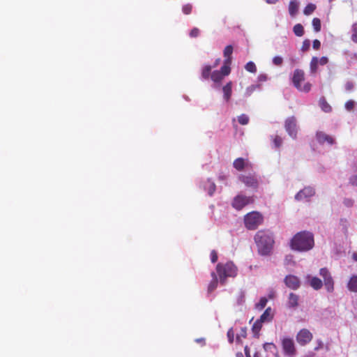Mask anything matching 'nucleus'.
<instances>
[{
    "label": "nucleus",
    "instance_id": "1",
    "mask_svg": "<svg viewBox=\"0 0 357 357\" xmlns=\"http://www.w3.org/2000/svg\"><path fill=\"white\" fill-rule=\"evenodd\" d=\"M314 245V235L307 231L298 232L291 241V248L301 252L309 251L312 249Z\"/></svg>",
    "mask_w": 357,
    "mask_h": 357
},
{
    "label": "nucleus",
    "instance_id": "2",
    "mask_svg": "<svg viewBox=\"0 0 357 357\" xmlns=\"http://www.w3.org/2000/svg\"><path fill=\"white\" fill-rule=\"evenodd\" d=\"M258 252L263 256L269 255L273 250L274 239L269 231L259 230L255 236Z\"/></svg>",
    "mask_w": 357,
    "mask_h": 357
},
{
    "label": "nucleus",
    "instance_id": "3",
    "mask_svg": "<svg viewBox=\"0 0 357 357\" xmlns=\"http://www.w3.org/2000/svg\"><path fill=\"white\" fill-rule=\"evenodd\" d=\"M216 271L219 276L220 283L224 284L227 278H234L236 276L238 268L232 261H227L225 264H218L216 266Z\"/></svg>",
    "mask_w": 357,
    "mask_h": 357
},
{
    "label": "nucleus",
    "instance_id": "4",
    "mask_svg": "<svg viewBox=\"0 0 357 357\" xmlns=\"http://www.w3.org/2000/svg\"><path fill=\"white\" fill-rule=\"evenodd\" d=\"M305 79V73L303 70L296 69L292 77V82L294 86L300 91L307 93L311 89V84L306 82L303 86L301 82Z\"/></svg>",
    "mask_w": 357,
    "mask_h": 357
},
{
    "label": "nucleus",
    "instance_id": "5",
    "mask_svg": "<svg viewBox=\"0 0 357 357\" xmlns=\"http://www.w3.org/2000/svg\"><path fill=\"white\" fill-rule=\"evenodd\" d=\"M263 222V216L256 211L250 212L244 217L245 227L250 230L256 229Z\"/></svg>",
    "mask_w": 357,
    "mask_h": 357
},
{
    "label": "nucleus",
    "instance_id": "6",
    "mask_svg": "<svg viewBox=\"0 0 357 357\" xmlns=\"http://www.w3.org/2000/svg\"><path fill=\"white\" fill-rule=\"evenodd\" d=\"M254 199L252 197L238 195L234 198L231 205L235 209L240 211L245 206L252 203Z\"/></svg>",
    "mask_w": 357,
    "mask_h": 357
},
{
    "label": "nucleus",
    "instance_id": "7",
    "mask_svg": "<svg viewBox=\"0 0 357 357\" xmlns=\"http://www.w3.org/2000/svg\"><path fill=\"white\" fill-rule=\"evenodd\" d=\"M238 179L243 183L247 187L257 189L259 185V181L255 174H248L247 175L241 174Z\"/></svg>",
    "mask_w": 357,
    "mask_h": 357
},
{
    "label": "nucleus",
    "instance_id": "8",
    "mask_svg": "<svg viewBox=\"0 0 357 357\" xmlns=\"http://www.w3.org/2000/svg\"><path fill=\"white\" fill-rule=\"evenodd\" d=\"M284 128L291 137L296 138L298 129L295 116H290L285 120Z\"/></svg>",
    "mask_w": 357,
    "mask_h": 357
},
{
    "label": "nucleus",
    "instance_id": "9",
    "mask_svg": "<svg viewBox=\"0 0 357 357\" xmlns=\"http://www.w3.org/2000/svg\"><path fill=\"white\" fill-rule=\"evenodd\" d=\"M319 274L324 279L326 290L328 292H332L334 290V281L328 270L326 268H321Z\"/></svg>",
    "mask_w": 357,
    "mask_h": 357
},
{
    "label": "nucleus",
    "instance_id": "10",
    "mask_svg": "<svg viewBox=\"0 0 357 357\" xmlns=\"http://www.w3.org/2000/svg\"><path fill=\"white\" fill-rule=\"evenodd\" d=\"M312 337V333L309 330L303 328L296 335V341L300 345L304 346L308 344Z\"/></svg>",
    "mask_w": 357,
    "mask_h": 357
},
{
    "label": "nucleus",
    "instance_id": "11",
    "mask_svg": "<svg viewBox=\"0 0 357 357\" xmlns=\"http://www.w3.org/2000/svg\"><path fill=\"white\" fill-rule=\"evenodd\" d=\"M282 346L284 352L286 355L292 357L296 354V350L295 348L294 340L291 338H284L282 340Z\"/></svg>",
    "mask_w": 357,
    "mask_h": 357
},
{
    "label": "nucleus",
    "instance_id": "12",
    "mask_svg": "<svg viewBox=\"0 0 357 357\" xmlns=\"http://www.w3.org/2000/svg\"><path fill=\"white\" fill-rule=\"evenodd\" d=\"M315 194L314 189L312 187H305L301 190L296 195L295 199L297 201H301L312 197Z\"/></svg>",
    "mask_w": 357,
    "mask_h": 357
},
{
    "label": "nucleus",
    "instance_id": "13",
    "mask_svg": "<svg viewBox=\"0 0 357 357\" xmlns=\"http://www.w3.org/2000/svg\"><path fill=\"white\" fill-rule=\"evenodd\" d=\"M233 167L237 170V171H242L245 168L247 169H252V164L248 161L247 159H244L243 158H238L234 160L233 162Z\"/></svg>",
    "mask_w": 357,
    "mask_h": 357
},
{
    "label": "nucleus",
    "instance_id": "14",
    "mask_svg": "<svg viewBox=\"0 0 357 357\" xmlns=\"http://www.w3.org/2000/svg\"><path fill=\"white\" fill-rule=\"evenodd\" d=\"M284 283L289 288L292 289H297L300 287L299 279L293 275L286 276Z\"/></svg>",
    "mask_w": 357,
    "mask_h": 357
},
{
    "label": "nucleus",
    "instance_id": "15",
    "mask_svg": "<svg viewBox=\"0 0 357 357\" xmlns=\"http://www.w3.org/2000/svg\"><path fill=\"white\" fill-rule=\"evenodd\" d=\"M316 137L319 144H324L325 142H327L329 144H333L335 142L333 138L331 136L328 135L324 132H317L316 134Z\"/></svg>",
    "mask_w": 357,
    "mask_h": 357
},
{
    "label": "nucleus",
    "instance_id": "16",
    "mask_svg": "<svg viewBox=\"0 0 357 357\" xmlns=\"http://www.w3.org/2000/svg\"><path fill=\"white\" fill-rule=\"evenodd\" d=\"M232 82L229 81L222 87L223 98L226 102H229L232 95Z\"/></svg>",
    "mask_w": 357,
    "mask_h": 357
},
{
    "label": "nucleus",
    "instance_id": "17",
    "mask_svg": "<svg viewBox=\"0 0 357 357\" xmlns=\"http://www.w3.org/2000/svg\"><path fill=\"white\" fill-rule=\"evenodd\" d=\"M299 296L294 294L290 293L288 297L287 305L290 308H295L298 305Z\"/></svg>",
    "mask_w": 357,
    "mask_h": 357
},
{
    "label": "nucleus",
    "instance_id": "18",
    "mask_svg": "<svg viewBox=\"0 0 357 357\" xmlns=\"http://www.w3.org/2000/svg\"><path fill=\"white\" fill-rule=\"evenodd\" d=\"M204 188L205 190H206L208 192V194L210 196H211L213 195V193L215 191L216 185L213 181H211L210 179H208L204 183Z\"/></svg>",
    "mask_w": 357,
    "mask_h": 357
},
{
    "label": "nucleus",
    "instance_id": "19",
    "mask_svg": "<svg viewBox=\"0 0 357 357\" xmlns=\"http://www.w3.org/2000/svg\"><path fill=\"white\" fill-rule=\"evenodd\" d=\"M233 53V46L231 45H227L223 51V55L225 57V61L227 63H231V54Z\"/></svg>",
    "mask_w": 357,
    "mask_h": 357
},
{
    "label": "nucleus",
    "instance_id": "20",
    "mask_svg": "<svg viewBox=\"0 0 357 357\" xmlns=\"http://www.w3.org/2000/svg\"><path fill=\"white\" fill-rule=\"evenodd\" d=\"M347 288L352 292L357 293V275H352L348 283Z\"/></svg>",
    "mask_w": 357,
    "mask_h": 357
},
{
    "label": "nucleus",
    "instance_id": "21",
    "mask_svg": "<svg viewBox=\"0 0 357 357\" xmlns=\"http://www.w3.org/2000/svg\"><path fill=\"white\" fill-rule=\"evenodd\" d=\"M211 275L212 277V280L208 286V291L210 293L216 289L218 284L217 274L215 272H212Z\"/></svg>",
    "mask_w": 357,
    "mask_h": 357
},
{
    "label": "nucleus",
    "instance_id": "22",
    "mask_svg": "<svg viewBox=\"0 0 357 357\" xmlns=\"http://www.w3.org/2000/svg\"><path fill=\"white\" fill-rule=\"evenodd\" d=\"M273 314H271V307H268L265 310V311L264 312V313L261 315L260 318L259 319V320L261 321V322H267V321H271V319H273Z\"/></svg>",
    "mask_w": 357,
    "mask_h": 357
},
{
    "label": "nucleus",
    "instance_id": "23",
    "mask_svg": "<svg viewBox=\"0 0 357 357\" xmlns=\"http://www.w3.org/2000/svg\"><path fill=\"white\" fill-rule=\"evenodd\" d=\"M310 284L314 289L319 290L322 287L323 282L319 278L312 277L310 280Z\"/></svg>",
    "mask_w": 357,
    "mask_h": 357
},
{
    "label": "nucleus",
    "instance_id": "24",
    "mask_svg": "<svg viewBox=\"0 0 357 357\" xmlns=\"http://www.w3.org/2000/svg\"><path fill=\"white\" fill-rule=\"evenodd\" d=\"M319 106L321 109L326 113L331 112L332 111L331 106L328 103L326 98L322 97L319 99Z\"/></svg>",
    "mask_w": 357,
    "mask_h": 357
},
{
    "label": "nucleus",
    "instance_id": "25",
    "mask_svg": "<svg viewBox=\"0 0 357 357\" xmlns=\"http://www.w3.org/2000/svg\"><path fill=\"white\" fill-rule=\"evenodd\" d=\"M263 347L266 351L271 352L276 357L278 356L277 347L273 343L266 342L264 344Z\"/></svg>",
    "mask_w": 357,
    "mask_h": 357
},
{
    "label": "nucleus",
    "instance_id": "26",
    "mask_svg": "<svg viewBox=\"0 0 357 357\" xmlns=\"http://www.w3.org/2000/svg\"><path fill=\"white\" fill-rule=\"evenodd\" d=\"M319 64V59L316 56H313L310 63V70L311 74L314 75L317 72Z\"/></svg>",
    "mask_w": 357,
    "mask_h": 357
},
{
    "label": "nucleus",
    "instance_id": "27",
    "mask_svg": "<svg viewBox=\"0 0 357 357\" xmlns=\"http://www.w3.org/2000/svg\"><path fill=\"white\" fill-rule=\"evenodd\" d=\"M298 6L295 0H291L289 5V12L291 16L294 17L298 12Z\"/></svg>",
    "mask_w": 357,
    "mask_h": 357
},
{
    "label": "nucleus",
    "instance_id": "28",
    "mask_svg": "<svg viewBox=\"0 0 357 357\" xmlns=\"http://www.w3.org/2000/svg\"><path fill=\"white\" fill-rule=\"evenodd\" d=\"M260 89H261L260 84H252L246 88L245 91V96L246 97H249L254 93V91H255L256 90H259Z\"/></svg>",
    "mask_w": 357,
    "mask_h": 357
},
{
    "label": "nucleus",
    "instance_id": "29",
    "mask_svg": "<svg viewBox=\"0 0 357 357\" xmlns=\"http://www.w3.org/2000/svg\"><path fill=\"white\" fill-rule=\"evenodd\" d=\"M212 66L206 65L202 70V77L204 79H208L211 75Z\"/></svg>",
    "mask_w": 357,
    "mask_h": 357
},
{
    "label": "nucleus",
    "instance_id": "30",
    "mask_svg": "<svg viewBox=\"0 0 357 357\" xmlns=\"http://www.w3.org/2000/svg\"><path fill=\"white\" fill-rule=\"evenodd\" d=\"M211 78L214 82L218 83L223 79L224 76L219 70H214L211 73Z\"/></svg>",
    "mask_w": 357,
    "mask_h": 357
},
{
    "label": "nucleus",
    "instance_id": "31",
    "mask_svg": "<svg viewBox=\"0 0 357 357\" xmlns=\"http://www.w3.org/2000/svg\"><path fill=\"white\" fill-rule=\"evenodd\" d=\"M230 64L231 63H227L225 61H224V65L220 68V70H219L224 77L230 74Z\"/></svg>",
    "mask_w": 357,
    "mask_h": 357
},
{
    "label": "nucleus",
    "instance_id": "32",
    "mask_svg": "<svg viewBox=\"0 0 357 357\" xmlns=\"http://www.w3.org/2000/svg\"><path fill=\"white\" fill-rule=\"evenodd\" d=\"M294 33L297 36H303L304 34V29L302 24H296L293 28Z\"/></svg>",
    "mask_w": 357,
    "mask_h": 357
},
{
    "label": "nucleus",
    "instance_id": "33",
    "mask_svg": "<svg viewBox=\"0 0 357 357\" xmlns=\"http://www.w3.org/2000/svg\"><path fill=\"white\" fill-rule=\"evenodd\" d=\"M262 323L263 322H261L259 319H257L253 324L252 326V332L256 335H259V331H261V327H262Z\"/></svg>",
    "mask_w": 357,
    "mask_h": 357
},
{
    "label": "nucleus",
    "instance_id": "34",
    "mask_svg": "<svg viewBox=\"0 0 357 357\" xmlns=\"http://www.w3.org/2000/svg\"><path fill=\"white\" fill-rule=\"evenodd\" d=\"M316 8L317 7H316L315 4L309 3L305 7L303 13L305 15H309L312 14L315 10Z\"/></svg>",
    "mask_w": 357,
    "mask_h": 357
},
{
    "label": "nucleus",
    "instance_id": "35",
    "mask_svg": "<svg viewBox=\"0 0 357 357\" xmlns=\"http://www.w3.org/2000/svg\"><path fill=\"white\" fill-rule=\"evenodd\" d=\"M245 69L250 73H255L257 72V67L254 62L249 61L245 66Z\"/></svg>",
    "mask_w": 357,
    "mask_h": 357
},
{
    "label": "nucleus",
    "instance_id": "36",
    "mask_svg": "<svg viewBox=\"0 0 357 357\" xmlns=\"http://www.w3.org/2000/svg\"><path fill=\"white\" fill-rule=\"evenodd\" d=\"M312 26H313L314 31L319 32L321 31V20L317 17H314L312 20Z\"/></svg>",
    "mask_w": 357,
    "mask_h": 357
},
{
    "label": "nucleus",
    "instance_id": "37",
    "mask_svg": "<svg viewBox=\"0 0 357 357\" xmlns=\"http://www.w3.org/2000/svg\"><path fill=\"white\" fill-rule=\"evenodd\" d=\"M267 302H268V300L266 297H261L260 298L259 303H257L256 304L255 307L257 309L261 310L262 309H264L266 307Z\"/></svg>",
    "mask_w": 357,
    "mask_h": 357
},
{
    "label": "nucleus",
    "instance_id": "38",
    "mask_svg": "<svg viewBox=\"0 0 357 357\" xmlns=\"http://www.w3.org/2000/svg\"><path fill=\"white\" fill-rule=\"evenodd\" d=\"M238 121L241 125H247L249 123V117L243 114L238 117Z\"/></svg>",
    "mask_w": 357,
    "mask_h": 357
},
{
    "label": "nucleus",
    "instance_id": "39",
    "mask_svg": "<svg viewBox=\"0 0 357 357\" xmlns=\"http://www.w3.org/2000/svg\"><path fill=\"white\" fill-rule=\"evenodd\" d=\"M273 144L276 148L280 147L282 144V138L279 135H275L273 137Z\"/></svg>",
    "mask_w": 357,
    "mask_h": 357
},
{
    "label": "nucleus",
    "instance_id": "40",
    "mask_svg": "<svg viewBox=\"0 0 357 357\" xmlns=\"http://www.w3.org/2000/svg\"><path fill=\"white\" fill-rule=\"evenodd\" d=\"M192 6L190 3L184 5L182 8V11L185 15H189L192 12Z\"/></svg>",
    "mask_w": 357,
    "mask_h": 357
},
{
    "label": "nucleus",
    "instance_id": "41",
    "mask_svg": "<svg viewBox=\"0 0 357 357\" xmlns=\"http://www.w3.org/2000/svg\"><path fill=\"white\" fill-rule=\"evenodd\" d=\"M351 40L357 43V24H355L353 26L352 29V35H351Z\"/></svg>",
    "mask_w": 357,
    "mask_h": 357
},
{
    "label": "nucleus",
    "instance_id": "42",
    "mask_svg": "<svg viewBox=\"0 0 357 357\" xmlns=\"http://www.w3.org/2000/svg\"><path fill=\"white\" fill-rule=\"evenodd\" d=\"M228 340L230 343H233L234 339V331L232 328H229L227 333Z\"/></svg>",
    "mask_w": 357,
    "mask_h": 357
},
{
    "label": "nucleus",
    "instance_id": "43",
    "mask_svg": "<svg viewBox=\"0 0 357 357\" xmlns=\"http://www.w3.org/2000/svg\"><path fill=\"white\" fill-rule=\"evenodd\" d=\"M354 106H355V102L352 100H349L347 101L345 103V108L348 111H351L354 108Z\"/></svg>",
    "mask_w": 357,
    "mask_h": 357
},
{
    "label": "nucleus",
    "instance_id": "44",
    "mask_svg": "<svg viewBox=\"0 0 357 357\" xmlns=\"http://www.w3.org/2000/svg\"><path fill=\"white\" fill-rule=\"evenodd\" d=\"M310 40L306 39L303 42L301 50L303 52L307 51L310 48Z\"/></svg>",
    "mask_w": 357,
    "mask_h": 357
},
{
    "label": "nucleus",
    "instance_id": "45",
    "mask_svg": "<svg viewBox=\"0 0 357 357\" xmlns=\"http://www.w3.org/2000/svg\"><path fill=\"white\" fill-rule=\"evenodd\" d=\"M354 201L350 198H344L343 200V204L346 207L350 208L353 206Z\"/></svg>",
    "mask_w": 357,
    "mask_h": 357
},
{
    "label": "nucleus",
    "instance_id": "46",
    "mask_svg": "<svg viewBox=\"0 0 357 357\" xmlns=\"http://www.w3.org/2000/svg\"><path fill=\"white\" fill-rule=\"evenodd\" d=\"M282 62H283V59L280 56H275L273 57V63L275 65V66H281L282 64Z\"/></svg>",
    "mask_w": 357,
    "mask_h": 357
},
{
    "label": "nucleus",
    "instance_id": "47",
    "mask_svg": "<svg viewBox=\"0 0 357 357\" xmlns=\"http://www.w3.org/2000/svg\"><path fill=\"white\" fill-rule=\"evenodd\" d=\"M218 254L215 250H212L211 252V260L212 263H215L218 261Z\"/></svg>",
    "mask_w": 357,
    "mask_h": 357
},
{
    "label": "nucleus",
    "instance_id": "48",
    "mask_svg": "<svg viewBox=\"0 0 357 357\" xmlns=\"http://www.w3.org/2000/svg\"><path fill=\"white\" fill-rule=\"evenodd\" d=\"M199 35V30L197 28H193L190 33V36L192 38H196Z\"/></svg>",
    "mask_w": 357,
    "mask_h": 357
},
{
    "label": "nucleus",
    "instance_id": "49",
    "mask_svg": "<svg viewBox=\"0 0 357 357\" xmlns=\"http://www.w3.org/2000/svg\"><path fill=\"white\" fill-rule=\"evenodd\" d=\"M349 183L353 186H357V175H353L349 178Z\"/></svg>",
    "mask_w": 357,
    "mask_h": 357
},
{
    "label": "nucleus",
    "instance_id": "50",
    "mask_svg": "<svg viewBox=\"0 0 357 357\" xmlns=\"http://www.w3.org/2000/svg\"><path fill=\"white\" fill-rule=\"evenodd\" d=\"M267 79H268V76L266 74H260L257 77V81L259 82H264L267 81Z\"/></svg>",
    "mask_w": 357,
    "mask_h": 357
},
{
    "label": "nucleus",
    "instance_id": "51",
    "mask_svg": "<svg viewBox=\"0 0 357 357\" xmlns=\"http://www.w3.org/2000/svg\"><path fill=\"white\" fill-rule=\"evenodd\" d=\"M328 62V59L326 56H322L320 59H319V63L321 66H324L327 64Z\"/></svg>",
    "mask_w": 357,
    "mask_h": 357
},
{
    "label": "nucleus",
    "instance_id": "52",
    "mask_svg": "<svg viewBox=\"0 0 357 357\" xmlns=\"http://www.w3.org/2000/svg\"><path fill=\"white\" fill-rule=\"evenodd\" d=\"M312 47L315 50H319L321 47V43L319 40L315 39L312 43Z\"/></svg>",
    "mask_w": 357,
    "mask_h": 357
},
{
    "label": "nucleus",
    "instance_id": "53",
    "mask_svg": "<svg viewBox=\"0 0 357 357\" xmlns=\"http://www.w3.org/2000/svg\"><path fill=\"white\" fill-rule=\"evenodd\" d=\"M354 89V84L351 82H347L345 84V89L347 91H351Z\"/></svg>",
    "mask_w": 357,
    "mask_h": 357
},
{
    "label": "nucleus",
    "instance_id": "54",
    "mask_svg": "<svg viewBox=\"0 0 357 357\" xmlns=\"http://www.w3.org/2000/svg\"><path fill=\"white\" fill-rule=\"evenodd\" d=\"M324 346V343L322 340H317V346L314 348L315 351H318L319 349H321Z\"/></svg>",
    "mask_w": 357,
    "mask_h": 357
},
{
    "label": "nucleus",
    "instance_id": "55",
    "mask_svg": "<svg viewBox=\"0 0 357 357\" xmlns=\"http://www.w3.org/2000/svg\"><path fill=\"white\" fill-rule=\"evenodd\" d=\"M246 328H241V335L243 337H246Z\"/></svg>",
    "mask_w": 357,
    "mask_h": 357
},
{
    "label": "nucleus",
    "instance_id": "56",
    "mask_svg": "<svg viewBox=\"0 0 357 357\" xmlns=\"http://www.w3.org/2000/svg\"><path fill=\"white\" fill-rule=\"evenodd\" d=\"M245 354L247 357H250V353H249V349H248V347H245Z\"/></svg>",
    "mask_w": 357,
    "mask_h": 357
},
{
    "label": "nucleus",
    "instance_id": "57",
    "mask_svg": "<svg viewBox=\"0 0 357 357\" xmlns=\"http://www.w3.org/2000/svg\"><path fill=\"white\" fill-rule=\"evenodd\" d=\"M278 1V0H266V2L269 4H273Z\"/></svg>",
    "mask_w": 357,
    "mask_h": 357
},
{
    "label": "nucleus",
    "instance_id": "58",
    "mask_svg": "<svg viewBox=\"0 0 357 357\" xmlns=\"http://www.w3.org/2000/svg\"><path fill=\"white\" fill-rule=\"evenodd\" d=\"M220 59H218L215 61V63H214V65L212 66V68H213L216 67V66L218 65V63H219V62H220Z\"/></svg>",
    "mask_w": 357,
    "mask_h": 357
},
{
    "label": "nucleus",
    "instance_id": "59",
    "mask_svg": "<svg viewBox=\"0 0 357 357\" xmlns=\"http://www.w3.org/2000/svg\"><path fill=\"white\" fill-rule=\"evenodd\" d=\"M196 342H199V343H203V344H205V341L204 339H197L196 340Z\"/></svg>",
    "mask_w": 357,
    "mask_h": 357
},
{
    "label": "nucleus",
    "instance_id": "60",
    "mask_svg": "<svg viewBox=\"0 0 357 357\" xmlns=\"http://www.w3.org/2000/svg\"><path fill=\"white\" fill-rule=\"evenodd\" d=\"M353 257L356 261H357V254H354Z\"/></svg>",
    "mask_w": 357,
    "mask_h": 357
},
{
    "label": "nucleus",
    "instance_id": "61",
    "mask_svg": "<svg viewBox=\"0 0 357 357\" xmlns=\"http://www.w3.org/2000/svg\"><path fill=\"white\" fill-rule=\"evenodd\" d=\"M253 357H260V355L258 353H255Z\"/></svg>",
    "mask_w": 357,
    "mask_h": 357
}]
</instances>
